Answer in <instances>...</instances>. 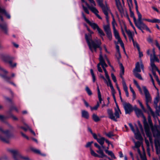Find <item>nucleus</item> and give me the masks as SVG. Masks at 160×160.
<instances>
[{
  "label": "nucleus",
  "instance_id": "1",
  "mask_svg": "<svg viewBox=\"0 0 160 160\" xmlns=\"http://www.w3.org/2000/svg\"><path fill=\"white\" fill-rule=\"evenodd\" d=\"M87 30L89 32L88 34H85V38L89 48L92 52H96L98 48H100L101 42L99 40H93L92 39L91 34L93 33V32L87 27Z\"/></svg>",
  "mask_w": 160,
  "mask_h": 160
},
{
  "label": "nucleus",
  "instance_id": "2",
  "mask_svg": "<svg viewBox=\"0 0 160 160\" xmlns=\"http://www.w3.org/2000/svg\"><path fill=\"white\" fill-rule=\"evenodd\" d=\"M99 59L100 61V62L97 65L98 70V71L100 72H102V70L101 67H100V66L101 65L105 72L106 78L108 80V81H106V82H105L107 83V85L108 86H109L111 88V87L113 86L112 84L109 76L108 74V72L106 69L105 68L107 67L108 66L106 63L101 54L100 55Z\"/></svg>",
  "mask_w": 160,
  "mask_h": 160
},
{
  "label": "nucleus",
  "instance_id": "3",
  "mask_svg": "<svg viewBox=\"0 0 160 160\" xmlns=\"http://www.w3.org/2000/svg\"><path fill=\"white\" fill-rule=\"evenodd\" d=\"M142 87L145 95L146 105L148 109V110H146V112H147L148 114V115H150V114H151L154 118H155L156 117H157L159 115H157L156 112V113H155L153 111L148 104V103L151 102L152 99L150 95L146 86H142Z\"/></svg>",
  "mask_w": 160,
  "mask_h": 160
},
{
  "label": "nucleus",
  "instance_id": "4",
  "mask_svg": "<svg viewBox=\"0 0 160 160\" xmlns=\"http://www.w3.org/2000/svg\"><path fill=\"white\" fill-rule=\"evenodd\" d=\"M92 4L90 6L84 0H81L82 2V6L83 8L84 11L87 14H89V12L88 8L84 6V5H86L94 13H95L97 16L100 19H101V17L98 14V10L94 6H96V4L93 0H88Z\"/></svg>",
  "mask_w": 160,
  "mask_h": 160
},
{
  "label": "nucleus",
  "instance_id": "5",
  "mask_svg": "<svg viewBox=\"0 0 160 160\" xmlns=\"http://www.w3.org/2000/svg\"><path fill=\"white\" fill-rule=\"evenodd\" d=\"M151 53H150V50H148L147 51V53L150 56V66L152 69V72L156 71H158V70L157 67L156 66L154 63V62L156 61L158 62H159V60L158 58L156 57L155 54V51L154 49L150 52Z\"/></svg>",
  "mask_w": 160,
  "mask_h": 160
},
{
  "label": "nucleus",
  "instance_id": "6",
  "mask_svg": "<svg viewBox=\"0 0 160 160\" xmlns=\"http://www.w3.org/2000/svg\"><path fill=\"white\" fill-rule=\"evenodd\" d=\"M148 123L149 129L151 128L154 137L160 136V126L158 125H153V124L150 115L148 116Z\"/></svg>",
  "mask_w": 160,
  "mask_h": 160
},
{
  "label": "nucleus",
  "instance_id": "7",
  "mask_svg": "<svg viewBox=\"0 0 160 160\" xmlns=\"http://www.w3.org/2000/svg\"><path fill=\"white\" fill-rule=\"evenodd\" d=\"M9 152L13 155L14 160H29V158L27 157H24L22 156L18 153V150L15 149H11Z\"/></svg>",
  "mask_w": 160,
  "mask_h": 160
},
{
  "label": "nucleus",
  "instance_id": "8",
  "mask_svg": "<svg viewBox=\"0 0 160 160\" xmlns=\"http://www.w3.org/2000/svg\"><path fill=\"white\" fill-rule=\"evenodd\" d=\"M128 124L131 130L134 133L136 138L139 140L142 139V136L136 124H135L134 127L131 123H129Z\"/></svg>",
  "mask_w": 160,
  "mask_h": 160
},
{
  "label": "nucleus",
  "instance_id": "9",
  "mask_svg": "<svg viewBox=\"0 0 160 160\" xmlns=\"http://www.w3.org/2000/svg\"><path fill=\"white\" fill-rule=\"evenodd\" d=\"M134 110L135 112V113L137 116L139 118L142 117L143 120V122L144 124V127L148 125L147 121V119L145 117L142 111L140 109L138 108L136 106L134 108Z\"/></svg>",
  "mask_w": 160,
  "mask_h": 160
},
{
  "label": "nucleus",
  "instance_id": "10",
  "mask_svg": "<svg viewBox=\"0 0 160 160\" xmlns=\"http://www.w3.org/2000/svg\"><path fill=\"white\" fill-rule=\"evenodd\" d=\"M134 23L136 26L140 30H142V29H145L149 32L151 33V31L149 28L142 21L137 22V21H136Z\"/></svg>",
  "mask_w": 160,
  "mask_h": 160
},
{
  "label": "nucleus",
  "instance_id": "11",
  "mask_svg": "<svg viewBox=\"0 0 160 160\" xmlns=\"http://www.w3.org/2000/svg\"><path fill=\"white\" fill-rule=\"evenodd\" d=\"M0 131L2 132V134L0 135V139L3 142H8L9 138V136L8 133V131H3L1 127H0Z\"/></svg>",
  "mask_w": 160,
  "mask_h": 160
},
{
  "label": "nucleus",
  "instance_id": "12",
  "mask_svg": "<svg viewBox=\"0 0 160 160\" xmlns=\"http://www.w3.org/2000/svg\"><path fill=\"white\" fill-rule=\"evenodd\" d=\"M82 16L84 20L92 28L94 29H98L99 28V26L97 24L94 23L93 21H91L87 19L85 17V15L83 12L82 13Z\"/></svg>",
  "mask_w": 160,
  "mask_h": 160
},
{
  "label": "nucleus",
  "instance_id": "13",
  "mask_svg": "<svg viewBox=\"0 0 160 160\" xmlns=\"http://www.w3.org/2000/svg\"><path fill=\"white\" fill-rule=\"evenodd\" d=\"M140 68L142 69L143 72L144 73V66L142 64V61H140V63L138 62H137L136 64L135 68L133 70V72L136 73L140 72H141Z\"/></svg>",
  "mask_w": 160,
  "mask_h": 160
},
{
  "label": "nucleus",
  "instance_id": "14",
  "mask_svg": "<svg viewBox=\"0 0 160 160\" xmlns=\"http://www.w3.org/2000/svg\"><path fill=\"white\" fill-rule=\"evenodd\" d=\"M113 33L116 39L118 40V42L120 44L121 47L123 48L124 51H125L124 43L121 39L118 32L116 29L113 30Z\"/></svg>",
  "mask_w": 160,
  "mask_h": 160
},
{
  "label": "nucleus",
  "instance_id": "15",
  "mask_svg": "<svg viewBox=\"0 0 160 160\" xmlns=\"http://www.w3.org/2000/svg\"><path fill=\"white\" fill-rule=\"evenodd\" d=\"M145 131L147 136L149 138V139L151 145L153 148V141L152 136V134L150 131V129L148 125L144 127Z\"/></svg>",
  "mask_w": 160,
  "mask_h": 160
},
{
  "label": "nucleus",
  "instance_id": "16",
  "mask_svg": "<svg viewBox=\"0 0 160 160\" xmlns=\"http://www.w3.org/2000/svg\"><path fill=\"white\" fill-rule=\"evenodd\" d=\"M159 99V96L158 95L154 100V103L155 104V107L156 109V112L157 115H159V112L160 111V105L158 106L157 104Z\"/></svg>",
  "mask_w": 160,
  "mask_h": 160
},
{
  "label": "nucleus",
  "instance_id": "17",
  "mask_svg": "<svg viewBox=\"0 0 160 160\" xmlns=\"http://www.w3.org/2000/svg\"><path fill=\"white\" fill-rule=\"evenodd\" d=\"M123 107L126 114L130 113L132 110V106L129 103H124Z\"/></svg>",
  "mask_w": 160,
  "mask_h": 160
},
{
  "label": "nucleus",
  "instance_id": "18",
  "mask_svg": "<svg viewBox=\"0 0 160 160\" xmlns=\"http://www.w3.org/2000/svg\"><path fill=\"white\" fill-rule=\"evenodd\" d=\"M4 14L9 19L10 18L11 16L10 15L7 13L4 9H2L0 7V18L2 21L3 20V18L2 16V14Z\"/></svg>",
  "mask_w": 160,
  "mask_h": 160
},
{
  "label": "nucleus",
  "instance_id": "19",
  "mask_svg": "<svg viewBox=\"0 0 160 160\" xmlns=\"http://www.w3.org/2000/svg\"><path fill=\"white\" fill-rule=\"evenodd\" d=\"M118 8L121 14L124 13V10L122 5L119 0H115Z\"/></svg>",
  "mask_w": 160,
  "mask_h": 160
},
{
  "label": "nucleus",
  "instance_id": "20",
  "mask_svg": "<svg viewBox=\"0 0 160 160\" xmlns=\"http://www.w3.org/2000/svg\"><path fill=\"white\" fill-rule=\"evenodd\" d=\"M107 112L109 115V118L110 119L115 121H117V119L115 118V116H114L112 110L108 109L107 110Z\"/></svg>",
  "mask_w": 160,
  "mask_h": 160
},
{
  "label": "nucleus",
  "instance_id": "21",
  "mask_svg": "<svg viewBox=\"0 0 160 160\" xmlns=\"http://www.w3.org/2000/svg\"><path fill=\"white\" fill-rule=\"evenodd\" d=\"M97 2L99 5L102 8V10H103V8L105 9L106 8H108L106 2H105V6L103 4V0H97Z\"/></svg>",
  "mask_w": 160,
  "mask_h": 160
},
{
  "label": "nucleus",
  "instance_id": "22",
  "mask_svg": "<svg viewBox=\"0 0 160 160\" xmlns=\"http://www.w3.org/2000/svg\"><path fill=\"white\" fill-rule=\"evenodd\" d=\"M109 146L108 145V147H107V149L105 150V152L108 155L110 156L112 158L116 159V158L115 156L114 153L112 151L108 150L109 148Z\"/></svg>",
  "mask_w": 160,
  "mask_h": 160
},
{
  "label": "nucleus",
  "instance_id": "23",
  "mask_svg": "<svg viewBox=\"0 0 160 160\" xmlns=\"http://www.w3.org/2000/svg\"><path fill=\"white\" fill-rule=\"evenodd\" d=\"M102 11L105 15H106V20L108 22L109 19L108 15L109 13H111V11L109 9V7L106 8L105 9L103 8Z\"/></svg>",
  "mask_w": 160,
  "mask_h": 160
},
{
  "label": "nucleus",
  "instance_id": "24",
  "mask_svg": "<svg viewBox=\"0 0 160 160\" xmlns=\"http://www.w3.org/2000/svg\"><path fill=\"white\" fill-rule=\"evenodd\" d=\"M117 108H115V114L116 118H119V115L121 113V112L117 104H116Z\"/></svg>",
  "mask_w": 160,
  "mask_h": 160
},
{
  "label": "nucleus",
  "instance_id": "25",
  "mask_svg": "<svg viewBox=\"0 0 160 160\" xmlns=\"http://www.w3.org/2000/svg\"><path fill=\"white\" fill-rule=\"evenodd\" d=\"M103 28L106 33L111 32L110 28V25L109 23H108V24L107 25H104L103 26Z\"/></svg>",
  "mask_w": 160,
  "mask_h": 160
},
{
  "label": "nucleus",
  "instance_id": "26",
  "mask_svg": "<svg viewBox=\"0 0 160 160\" xmlns=\"http://www.w3.org/2000/svg\"><path fill=\"white\" fill-rule=\"evenodd\" d=\"M96 152L100 154L98 156V158H103L104 157H107V156L104 154L103 150L101 149V148L98 150Z\"/></svg>",
  "mask_w": 160,
  "mask_h": 160
},
{
  "label": "nucleus",
  "instance_id": "27",
  "mask_svg": "<svg viewBox=\"0 0 160 160\" xmlns=\"http://www.w3.org/2000/svg\"><path fill=\"white\" fill-rule=\"evenodd\" d=\"M82 116L87 119H88L89 117V115L88 112L85 110L82 111Z\"/></svg>",
  "mask_w": 160,
  "mask_h": 160
},
{
  "label": "nucleus",
  "instance_id": "28",
  "mask_svg": "<svg viewBox=\"0 0 160 160\" xmlns=\"http://www.w3.org/2000/svg\"><path fill=\"white\" fill-rule=\"evenodd\" d=\"M145 142L147 146V150L148 154V155L150 157V143L146 139H145Z\"/></svg>",
  "mask_w": 160,
  "mask_h": 160
},
{
  "label": "nucleus",
  "instance_id": "29",
  "mask_svg": "<svg viewBox=\"0 0 160 160\" xmlns=\"http://www.w3.org/2000/svg\"><path fill=\"white\" fill-rule=\"evenodd\" d=\"M137 150L138 152L140 155V158L141 160H147V159L146 158V156L143 153V154H141L140 152V150L139 148H138Z\"/></svg>",
  "mask_w": 160,
  "mask_h": 160
},
{
  "label": "nucleus",
  "instance_id": "30",
  "mask_svg": "<svg viewBox=\"0 0 160 160\" xmlns=\"http://www.w3.org/2000/svg\"><path fill=\"white\" fill-rule=\"evenodd\" d=\"M105 140V138L103 137H102L98 138L97 139V141L101 146H102L104 143Z\"/></svg>",
  "mask_w": 160,
  "mask_h": 160
},
{
  "label": "nucleus",
  "instance_id": "31",
  "mask_svg": "<svg viewBox=\"0 0 160 160\" xmlns=\"http://www.w3.org/2000/svg\"><path fill=\"white\" fill-rule=\"evenodd\" d=\"M0 28L6 33H7L8 28L7 25L6 24H4L2 25H0Z\"/></svg>",
  "mask_w": 160,
  "mask_h": 160
},
{
  "label": "nucleus",
  "instance_id": "32",
  "mask_svg": "<svg viewBox=\"0 0 160 160\" xmlns=\"http://www.w3.org/2000/svg\"><path fill=\"white\" fill-rule=\"evenodd\" d=\"M112 16V26L113 29H116L115 26L117 25V24L115 20V18L113 14L111 13Z\"/></svg>",
  "mask_w": 160,
  "mask_h": 160
},
{
  "label": "nucleus",
  "instance_id": "33",
  "mask_svg": "<svg viewBox=\"0 0 160 160\" xmlns=\"http://www.w3.org/2000/svg\"><path fill=\"white\" fill-rule=\"evenodd\" d=\"M31 149L32 151L34 152L38 153L40 155H41L42 156H45V155L44 154H42L41 153L40 151L38 149H36L33 148H31Z\"/></svg>",
  "mask_w": 160,
  "mask_h": 160
},
{
  "label": "nucleus",
  "instance_id": "34",
  "mask_svg": "<svg viewBox=\"0 0 160 160\" xmlns=\"http://www.w3.org/2000/svg\"><path fill=\"white\" fill-rule=\"evenodd\" d=\"M92 118L93 120L95 122H97L100 120L99 118L95 114H93Z\"/></svg>",
  "mask_w": 160,
  "mask_h": 160
},
{
  "label": "nucleus",
  "instance_id": "35",
  "mask_svg": "<svg viewBox=\"0 0 160 160\" xmlns=\"http://www.w3.org/2000/svg\"><path fill=\"white\" fill-rule=\"evenodd\" d=\"M133 82H134V84L136 85V87L138 88L139 91L141 93H142V91L141 90V89L140 86L138 84L137 82L135 79H133Z\"/></svg>",
  "mask_w": 160,
  "mask_h": 160
},
{
  "label": "nucleus",
  "instance_id": "36",
  "mask_svg": "<svg viewBox=\"0 0 160 160\" xmlns=\"http://www.w3.org/2000/svg\"><path fill=\"white\" fill-rule=\"evenodd\" d=\"M141 143L139 141L135 142V146L133 147V149H135V148H139L141 146Z\"/></svg>",
  "mask_w": 160,
  "mask_h": 160
},
{
  "label": "nucleus",
  "instance_id": "37",
  "mask_svg": "<svg viewBox=\"0 0 160 160\" xmlns=\"http://www.w3.org/2000/svg\"><path fill=\"white\" fill-rule=\"evenodd\" d=\"M133 74L138 79L142 80H143V78H142L141 75L138 72L133 73Z\"/></svg>",
  "mask_w": 160,
  "mask_h": 160
},
{
  "label": "nucleus",
  "instance_id": "38",
  "mask_svg": "<svg viewBox=\"0 0 160 160\" xmlns=\"http://www.w3.org/2000/svg\"><path fill=\"white\" fill-rule=\"evenodd\" d=\"M98 34L99 35L101 36H103L105 35V34L104 33L103 31L101 29L99 28H98V29H97Z\"/></svg>",
  "mask_w": 160,
  "mask_h": 160
},
{
  "label": "nucleus",
  "instance_id": "39",
  "mask_svg": "<svg viewBox=\"0 0 160 160\" xmlns=\"http://www.w3.org/2000/svg\"><path fill=\"white\" fill-rule=\"evenodd\" d=\"M90 71V73L92 75V78L93 82H94L96 80V78H95V76L94 74L93 70L92 69H91Z\"/></svg>",
  "mask_w": 160,
  "mask_h": 160
},
{
  "label": "nucleus",
  "instance_id": "40",
  "mask_svg": "<svg viewBox=\"0 0 160 160\" xmlns=\"http://www.w3.org/2000/svg\"><path fill=\"white\" fill-rule=\"evenodd\" d=\"M99 106V102H97V105L94 107H92L90 106V108H91V111H93V110H97L98 107Z\"/></svg>",
  "mask_w": 160,
  "mask_h": 160
},
{
  "label": "nucleus",
  "instance_id": "41",
  "mask_svg": "<svg viewBox=\"0 0 160 160\" xmlns=\"http://www.w3.org/2000/svg\"><path fill=\"white\" fill-rule=\"evenodd\" d=\"M90 150L91 154L92 156L95 157H98V156H99V155L97 154L96 153L94 152V151L91 148H90Z\"/></svg>",
  "mask_w": 160,
  "mask_h": 160
},
{
  "label": "nucleus",
  "instance_id": "42",
  "mask_svg": "<svg viewBox=\"0 0 160 160\" xmlns=\"http://www.w3.org/2000/svg\"><path fill=\"white\" fill-rule=\"evenodd\" d=\"M138 102L140 106L144 112H146V110L145 109L142 103L139 100H138Z\"/></svg>",
  "mask_w": 160,
  "mask_h": 160
},
{
  "label": "nucleus",
  "instance_id": "43",
  "mask_svg": "<svg viewBox=\"0 0 160 160\" xmlns=\"http://www.w3.org/2000/svg\"><path fill=\"white\" fill-rule=\"evenodd\" d=\"M130 12V15L131 17L132 18L134 22H136L137 21L136 19L134 16L133 12L132 11Z\"/></svg>",
  "mask_w": 160,
  "mask_h": 160
},
{
  "label": "nucleus",
  "instance_id": "44",
  "mask_svg": "<svg viewBox=\"0 0 160 160\" xmlns=\"http://www.w3.org/2000/svg\"><path fill=\"white\" fill-rule=\"evenodd\" d=\"M123 89L125 92L128 91V88L125 82H123L122 83Z\"/></svg>",
  "mask_w": 160,
  "mask_h": 160
},
{
  "label": "nucleus",
  "instance_id": "45",
  "mask_svg": "<svg viewBox=\"0 0 160 160\" xmlns=\"http://www.w3.org/2000/svg\"><path fill=\"white\" fill-rule=\"evenodd\" d=\"M138 18L137 22L142 21V15L139 12H137Z\"/></svg>",
  "mask_w": 160,
  "mask_h": 160
},
{
  "label": "nucleus",
  "instance_id": "46",
  "mask_svg": "<svg viewBox=\"0 0 160 160\" xmlns=\"http://www.w3.org/2000/svg\"><path fill=\"white\" fill-rule=\"evenodd\" d=\"M133 44L135 47H136L138 51H139L140 48L139 47V45L136 42L134 41V42H133Z\"/></svg>",
  "mask_w": 160,
  "mask_h": 160
},
{
  "label": "nucleus",
  "instance_id": "47",
  "mask_svg": "<svg viewBox=\"0 0 160 160\" xmlns=\"http://www.w3.org/2000/svg\"><path fill=\"white\" fill-rule=\"evenodd\" d=\"M120 68H121V72H121L122 75H123L124 74V68L122 64L120 63Z\"/></svg>",
  "mask_w": 160,
  "mask_h": 160
},
{
  "label": "nucleus",
  "instance_id": "48",
  "mask_svg": "<svg viewBox=\"0 0 160 160\" xmlns=\"http://www.w3.org/2000/svg\"><path fill=\"white\" fill-rule=\"evenodd\" d=\"M116 57L118 60L119 61L121 58V55L120 52H117L116 54Z\"/></svg>",
  "mask_w": 160,
  "mask_h": 160
},
{
  "label": "nucleus",
  "instance_id": "49",
  "mask_svg": "<svg viewBox=\"0 0 160 160\" xmlns=\"http://www.w3.org/2000/svg\"><path fill=\"white\" fill-rule=\"evenodd\" d=\"M107 36L108 38L110 40H111L112 38V34L111 32L106 33Z\"/></svg>",
  "mask_w": 160,
  "mask_h": 160
},
{
  "label": "nucleus",
  "instance_id": "50",
  "mask_svg": "<svg viewBox=\"0 0 160 160\" xmlns=\"http://www.w3.org/2000/svg\"><path fill=\"white\" fill-rule=\"evenodd\" d=\"M111 76L112 78V79L113 81L116 83H117V81L116 79V78L115 76L114 75V74L113 73H112L111 74Z\"/></svg>",
  "mask_w": 160,
  "mask_h": 160
},
{
  "label": "nucleus",
  "instance_id": "51",
  "mask_svg": "<svg viewBox=\"0 0 160 160\" xmlns=\"http://www.w3.org/2000/svg\"><path fill=\"white\" fill-rule=\"evenodd\" d=\"M86 90L89 95H90L92 94V92L89 88L87 86L86 88Z\"/></svg>",
  "mask_w": 160,
  "mask_h": 160
},
{
  "label": "nucleus",
  "instance_id": "52",
  "mask_svg": "<svg viewBox=\"0 0 160 160\" xmlns=\"http://www.w3.org/2000/svg\"><path fill=\"white\" fill-rule=\"evenodd\" d=\"M106 135L109 138H111L112 136H114L113 132H109L108 133H106Z\"/></svg>",
  "mask_w": 160,
  "mask_h": 160
},
{
  "label": "nucleus",
  "instance_id": "53",
  "mask_svg": "<svg viewBox=\"0 0 160 160\" xmlns=\"http://www.w3.org/2000/svg\"><path fill=\"white\" fill-rule=\"evenodd\" d=\"M2 76L5 81L7 82H8V80L10 79L11 78V77H7L4 75H2Z\"/></svg>",
  "mask_w": 160,
  "mask_h": 160
},
{
  "label": "nucleus",
  "instance_id": "54",
  "mask_svg": "<svg viewBox=\"0 0 160 160\" xmlns=\"http://www.w3.org/2000/svg\"><path fill=\"white\" fill-rule=\"evenodd\" d=\"M8 63L9 64L10 66L12 67H14L16 66L17 64L16 63H14L13 64H12V62L11 61H9Z\"/></svg>",
  "mask_w": 160,
  "mask_h": 160
},
{
  "label": "nucleus",
  "instance_id": "55",
  "mask_svg": "<svg viewBox=\"0 0 160 160\" xmlns=\"http://www.w3.org/2000/svg\"><path fill=\"white\" fill-rule=\"evenodd\" d=\"M138 125H139V127H140V129H141V132H143V128H142V125L140 123V121H138Z\"/></svg>",
  "mask_w": 160,
  "mask_h": 160
},
{
  "label": "nucleus",
  "instance_id": "56",
  "mask_svg": "<svg viewBox=\"0 0 160 160\" xmlns=\"http://www.w3.org/2000/svg\"><path fill=\"white\" fill-rule=\"evenodd\" d=\"M105 58L106 59V60L107 61V62H108V64H109V65L112 68V69L113 70H114V68H113V67L111 65V64L110 63V62L109 61V60L108 59V58H107V57H106V55L105 56Z\"/></svg>",
  "mask_w": 160,
  "mask_h": 160
},
{
  "label": "nucleus",
  "instance_id": "57",
  "mask_svg": "<svg viewBox=\"0 0 160 160\" xmlns=\"http://www.w3.org/2000/svg\"><path fill=\"white\" fill-rule=\"evenodd\" d=\"M153 23H160V20L156 18L153 19Z\"/></svg>",
  "mask_w": 160,
  "mask_h": 160
},
{
  "label": "nucleus",
  "instance_id": "58",
  "mask_svg": "<svg viewBox=\"0 0 160 160\" xmlns=\"http://www.w3.org/2000/svg\"><path fill=\"white\" fill-rule=\"evenodd\" d=\"M93 143V142L92 141H91V142H88L86 145V147L87 148L90 147L91 144Z\"/></svg>",
  "mask_w": 160,
  "mask_h": 160
},
{
  "label": "nucleus",
  "instance_id": "59",
  "mask_svg": "<svg viewBox=\"0 0 160 160\" xmlns=\"http://www.w3.org/2000/svg\"><path fill=\"white\" fill-rule=\"evenodd\" d=\"M110 88L111 90L112 94H115V91L113 86L111 87V88Z\"/></svg>",
  "mask_w": 160,
  "mask_h": 160
},
{
  "label": "nucleus",
  "instance_id": "60",
  "mask_svg": "<svg viewBox=\"0 0 160 160\" xmlns=\"http://www.w3.org/2000/svg\"><path fill=\"white\" fill-rule=\"evenodd\" d=\"M26 126V128H25L23 127H20V128H21V129H23L25 131H26L28 130V127H29L27 125Z\"/></svg>",
  "mask_w": 160,
  "mask_h": 160
},
{
  "label": "nucleus",
  "instance_id": "61",
  "mask_svg": "<svg viewBox=\"0 0 160 160\" xmlns=\"http://www.w3.org/2000/svg\"><path fill=\"white\" fill-rule=\"evenodd\" d=\"M92 135L93 136V138L95 139H96L97 140L98 138V136L95 133H92Z\"/></svg>",
  "mask_w": 160,
  "mask_h": 160
},
{
  "label": "nucleus",
  "instance_id": "62",
  "mask_svg": "<svg viewBox=\"0 0 160 160\" xmlns=\"http://www.w3.org/2000/svg\"><path fill=\"white\" fill-rule=\"evenodd\" d=\"M21 133L23 137H24V138H26L27 139H29V138L27 136H26L25 134H24V133H23V132H21Z\"/></svg>",
  "mask_w": 160,
  "mask_h": 160
},
{
  "label": "nucleus",
  "instance_id": "63",
  "mask_svg": "<svg viewBox=\"0 0 160 160\" xmlns=\"http://www.w3.org/2000/svg\"><path fill=\"white\" fill-rule=\"evenodd\" d=\"M147 41L149 42L150 43H152L153 41L152 39L150 37L147 39Z\"/></svg>",
  "mask_w": 160,
  "mask_h": 160
},
{
  "label": "nucleus",
  "instance_id": "64",
  "mask_svg": "<svg viewBox=\"0 0 160 160\" xmlns=\"http://www.w3.org/2000/svg\"><path fill=\"white\" fill-rule=\"evenodd\" d=\"M126 32L128 35V37L132 35V33L130 30L126 31Z\"/></svg>",
  "mask_w": 160,
  "mask_h": 160
}]
</instances>
